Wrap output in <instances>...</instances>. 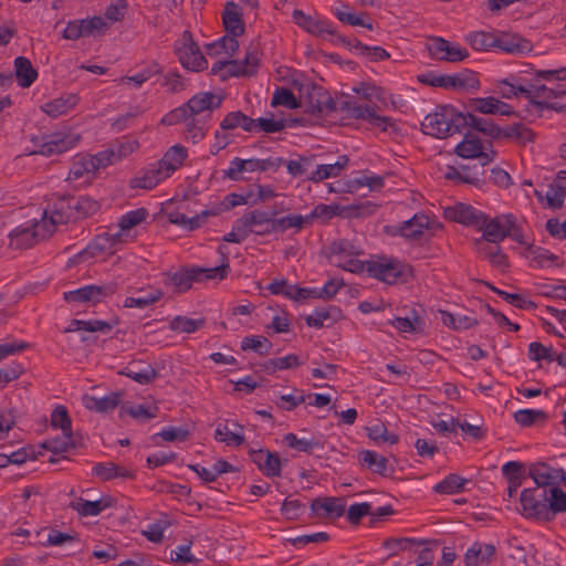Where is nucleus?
Here are the masks:
<instances>
[{
  "instance_id": "53",
  "label": "nucleus",
  "mask_w": 566,
  "mask_h": 566,
  "mask_svg": "<svg viewBox=\"0 0 566 566\" xmlns=\"http://www.w3.org/2000/svg\"><path fill=\"white\" fill-rule=\"evenodd\" d=\"M108 147L114 153L115 161L119 163L137 151L139 148V143L137 139L123 137L113 142Z\"/></svg>"
},
{
  "instance_id": "16",
  "label": "nucleus",
  "mask_w": 566,
  "mask_h": 566,
  "mask_svg": "<svg viewBox=\"0 0 566 566\" xmlns=\"http://www.w3.org/2000/svg\"><path fill=\"white\" fill-rule=\"evenodd\" d=\"M116 284L85 285L77 290L64 292L63 297L67 303L99 302L103 297L111 296L116 292Z\"/></svg>"
},
{
  "instance_id": "11",
  "label": "nucleus",
  "mask_w": 566,
  "mask_h": 566,
  "mask_svg": "<svg viewBox=\"0 0 566 566\" xmlns=\"http://www.w3.org/2000/svg\"><path fill=\"white\" fill-rule=\"evenodd\" d=\"M78 139V135L66 133H55L35 137L32 139L36 147V149L33 150V154H40L43 156L62 154L73 148L77 144Z\"/></svg>"
},
{
  "instance_id": "64",
  "label": "nucleus",
  "mask_w": 566,
  "mask_h": 566,
  "mask_svg": "<svg viewBox=\"0 0 566 566\" xmlns=\"http://www.w3.org/2000/svg\"><path fill=\"white\" fill-rule=\"evenodd\" d=\"M147 216L148 212L145 208L130 210L120 217L118 222L119 229L123 231L129 230L142 223L147 218Z\"/></svg>"
},
{
  "instance_id": "19",
  "label": "nucleus",
  "mask_w": 566,
  "mask_h": 566,
  "mask_svg": "<svg viewBox=\"0 0 566 566\" xmlns=\"http://www.w3.org/2000/svg\"><path fill=\"white\" fill-rule=\"evenodd\" d=\"M428 50L434 59L453 63L463 61L469 56L467 49L443 38H432L428 44Z\"/></svg>"
},
{
  "instance_id": "12",
  "label": "nucleus",
  "mask_w": 566,
  "mask_h": 566,
  "mask_svg": "<svg viewBox=\"0 0 566 566\" xmlns=\"http://www.w3.org/2000/svg\"><path fill=\"white\" fill-rule=\"evenodd\" d=\"M520 501L526 517L547 521V489L538 486L525 489L521 493Z\"/></svg>"
},
{
  "instance_id": "25",
  "label": "nucleus",
  "mask_w": 566,
  "mask_h": 566,
  "mask_svg": "<svg viewBox=\"0 0 566 566\" xmlns=\"http://www.w3.org/2000/svg\"><path fill=\"white\" fill-rule=\"evenodd\" d=\"M116 504L115 499L109 495L99 497L96 501H87L77 497L70 503V507L78 513L80 516H96L104 510L113 507Z\"/></svg>"
},
{
  "instance_id": "48",
  "label": "nucleus",
  "mask_w": 566,
  "mask_h": 566,
  "mask_svg": "<svg viewBox=\"0 0 566 566\" xmlns=\"http://www.w3.org/2000/svg\"><path fill=\"white\" fill-rule=\"evenodd\" d=\"M463 119L465 122V127L481 132L493 139L499 138L500 127L494 125L489 119L478 117L470 113L463 114Z\"/></svg>"
},
{
  "instance_id": "49",
  "label": "nucleus",
  "mask_w": 566,
  "mask_h": 566,
  "mask_svg": "<svg viewBox=\"0 0 566 566\" xmlns=\"http://www.w3.org/2000/svg\"><path fill=\"white\" fill-rule=\"evenodd\" d=\"M359 462L370 471L386 475L388 471V460L371 450H364L358 455Z\"/></svg>"
},
{
  "instance_id": "39",
  "label": "nucleus",
  "mask_w": 566,
  "mask_h": 566,
  "mask_svg": "<svg viewBox=\"0 0 566 566\" xmlns=\"http://www.w3.org/2000/svg\"><path fill=\"white\" fill-rule=\"evenodd\" d=\"M188 156L187 148L181 145H174L167 149L158 163L170 177L178 170Z\"/></svg>"
},
{
  "instance_id": "8",
  "label": "nucleus",
  "mask_w": 566,
  "mask_h": 566,
  "mask_svg": "<svg viewBox=\"0 0 566 566\" xmlns=\"http://www.w3.org/2000/svg\"><path fill=\"white\" fill-rule=\"evenodd\" d=\"M377 206L370 202L360 203L357 206H342L338 203H329L317 205L311 212V214L305 216L308 218V223L313 219H318L323 223L328 222L333 217L340 216L346 218L353 217H366L376 211Z\"/></svg>"
},
{
  "instance_id": "26",
  "label": "nucleus",
  "mask_w": 566,
  "mask_h": 566,
  "mask_svg": "<svg viewBox=\"0 0 566 566\" xmlns=\"http://www.w3.org/2000/svg\"><path fill=\"white\" fill-rule=\"evenodd\" d=\"M496 548L493 544L474 542L464 554L465 566H489L493 560Z\"/></svg>"
},
{
  "instance_id": "44",
  "label": "nucleus",
  "mask_w": 566,
  "mask_h": 566,
  "mask_svg": "<svg viewBox=\"0 0 566 566\" xmlns=\"http://www.w3.org/2000/svg\"><path fill=\"white\" fill-rule=\"evenodd\" d=\"M525 256L530 260L531 265L534 268H549L553 265H559L558 256L541 247L530 245L525 252Z\"/></svg>"
},
{
  "instance_id": "41",
  "label": "nucleus",
  "mask_w": 566,
  "mask_h": 566,
  "mask_svg": "<svg viewBox=\"0 0 566 566\" xmlns=\"http://www.w3.org/2000/svg\"><path fill=\"white\" fill-rule=\"evenodd\" d=\"M277 210L272 211L273 233H284L293 229L295 232L301 231L308 223V218L301 214H289L276 218Z\"/></svg>"
},
{
  "instance_id": "34",
  "label": "nucleus",
  "mask_w": 566,
  "mask_h": 566,
  "mask_svg": "<svg viewBox=\"0 0 566 566\" xmlns=\"http://www.w3.org/2000/svg\"><path fill=\"white\" fill-rule=\"evenodd\" d=\"M120 399L122 394L117 391L104 397L85 395L83 397V405L88 410L104 413L114 410L119 405Z\"/></svg>"
},
{
  "instance_id": "43",
  "label": "nucleus",
  "mask_w": 566,
  "mask_h": 566,
  "mask_svg": "<svg viewBox=\"0 0 566 566\" xmlns=\"http://www.w3.org/2000/svg\"><path fill=\"white\" fill-rule=\"evenodd\" d=\"M220 128L224 132L242 128L244 132L252 133L254 132V119L241 111L230 112L221 120Z\"/></svg>"
},
{
  "instance_id": "36",
  "label": "nucleus",
  "mask_w": 566,
  "mask_h": 566,
  "mask_svg": "<svg viewBox=\"0 0 566 566\" xmlns=\"http://www.w3.org/2000/svg\"><path fill=\"white\" fill-rule=\"evenodd\" d=\"M94 175V164L90 155H76L73 158L66 179L73 181L84 179V181H90Z\"/></svg>"
},
{
  "instance_id": "50",
  "label": "nucleus",
  "mask_w": 566,
  "mask_h": 566,
  "mask_svg": "<svg viewBox=\"0 0 566 566\" xmlns=\"http://www.w3.org/2000/svg\"><path fill=\"white\" fill-rule=\"evenodd\" d=\"M547 521L552 520L556 514L566 512V492L558 485L548 489Z\"/></svg>"
},
{
  "instance_id": "42",
  "label": "nucleus",
  "mask_w": 566,
  "mask_h": 566,
  "mask_svg": "<svg viewBox=\"0 0 566 566\" xmlns=\"http://www.w3.org/2000/svg\"><path fill=\"white\" fill-rule=\"evenodd\" d=\"M428 227L429 218L424 213H416L411 219L401 223L399 233L406 239L417 240Z\"/></svg>"
},
{
  "instance_id": "23",
  "label": "nucleus",
  "mask_w": 566,
  "mask_h": 566,
  "mask_svg": "<svg viewBox=\"0 0 566 566\" xmlns=\"http://www.w3.org/2000/svg\"><path fill=\"white\" fill-rule=\"evenodd\" d=\"M250 457L253 463L264 473L268 478H277L282 473V462L280 457L269 450H252Z\"/></svg>"
},
{
  "instance_id": "60",
  "label": "nucleus",
  "mask_w": 566,
  "mask_h": 566,
  "mask_svg": "<svg viewBox=\"0 0 566 566\" xmlns=\"http://www.w3.org/2000/svg\"><path fill=\"white\" fill-rule=\"evenodd\" d=\"M203 324L205 321L201 318L193 319L186 316H176L169 323V328L174 332L190 334L201 328Z\"/></svg>"
},
{
  "instance_id": "61",
  "label": "nucleus",
  "mask_w": 566,
  "mask_h": 566,
  "mask_svg": "<svg viewBox=\"0 0 566 566\" xmlns=\"http://www.w3.org/2000/svg\"><path fill=\"white\" fill-rule=\"evenodd\" d=\"M283 442L294 449V450H297V451H301V452H305V453H311L315 448H319L321 444L318 441L314 440V439H305V438H297L296 434L294 433H286L284 437H283Z\"/></svg>"
},
{
  "instance_id": "40",
  "label": "nucleus",
  "mask_w": 566,
  "mask_h": 566,
  "mask_svg": "<svg viewBox=\"0 0 566 566\" xmlns=\"http://www.w3.org/2000/svg\"><path fill=\"white\" fill-rule=\"evenodd\" d=\"M258 171V158L241 159L233 158L224 170V177L239 181L245 179V174Z\"/></svg>"
},
{
  "instance_id": "3",
  "label": "nucleus",
  "mask_w": 566,
  "mask_h": 566,
  "mask_svg": "<svg viewBox=\"0 0 566 566\" xmlns=\"http://www.w3.org/2000/svg\"><path fill=\"white\" fill-rule=\"evenodd\" d=\"M99 208L98 201L91 197L80 196L60 199L46 209L48 213L52 217V222L57 227L72 220L94 216Z\"/></svg>"
},
{
  "instance_id": "24",
  "label": "nucleus",
  "mask_w": 566,
  "mask_h": 566,
  "mask_svg": "<svg viewBox=\"0 0 566 566\" xmlns=\"http://www.w3.org/2000/svg\"><path fill=\"white\" fill-rule=\"evenodd\" d=\"M447 180L454 182L455 185L467 184L479 186L482 182V172L478 167H470L467 165L460 166H447L443 172Z\"/></svg>"
},
{
  "instance_id": "2",
  "label": "nucleus",
  "mask_w": 566,
  "mask_h": 566,
  "mask_svg": "<svg viewBox=\"0 0 566 566\" xmlns=\"http://www.w3.org/2000/svg\"><path fill=\"white\" fill-rule=\"evenodd\" d=\"M479 230L483 231L482 239L478 241V244L482 240L490 243H500L505 238H511L518 244H526L524 239L522 221L513 213H503L496 216L493 219H489L484 214V222L478 227Z\"/></svg>"
},
{
  "instance_id": "33",
  "label": "nucleus",
  "mask_w": 566,
  "mask_h": 566,
  "mask_svg": "<svg viewBox=\"0 0 566 566\" xmlns=\"http://www.w3.org/2000/svg\"><path fill=\"white\" fill-rule=\"evenodd\" d=\"M348 163V157L343 155L339 156L334 164L317 165L316 168L307 176V179L313 182H321L328 178L338 177L347 167Z\"/></svg>"
},
{
  "instance_id": "27",
  "label": "nucleus",
  "mask_w": 566,
  "mask_h": 566,
  "mask_svg": "<svg viewBox=\"0 0 566 566\" xmlns=\"http://www.w3.org/2000/svg\"><path fill=\"white\" fill-rule=\"evenodd\" d=\"M195 281H200V270H197L196 266L167 273L164 282L165 285L171 286L176 292L181 293L189 290Z\"/></svg>"
},
{
  "instance_id": "15",
  "label": "nucleus",
  "mask_w": 566,
  "mask_h": 566,
  "mask_svg": "<svg viewBox=\"0 0 566 566\" xmlns=\"http://www.w3.org/2000/svg\"><path fill=\"white\" fill-rule=\"evenodd\" d=\"M528 475L533 479L536 486L552 489L559 484L566 485V472L563 468H554L545 462L532 463L528 467Z\"/></svg>"
},
{
  "instance_id": "57",
  "label": "nucleus",
  "mask_w": 566,
  "mask_h": 566,
  "mask_svg": "<svg viewBox=\"0 0 566 566\" xmlns=\"http://www.w3.org/2000/svg\"><path fill=\"white\" fill-rule=\"evenodd\" d=\"M367 436L376 443L396 444L399 440L398 436L387 430L381 422L375 423L367 428Z\"/></svg>"
},
{
  "instance_id": "22",
  "label": "nucleus",
  "mask_w": 566,
  "mask_h": 566,
  "mask_svg": "<svg viewBox=\"0 0 566 566\" xmlns=\"http://www.w3.org/2000/svg\"><path fill=\"white\" fill-rule=\"evenodd\" d=\"M167 178H169L168 174L158 161H155L142 169L138 175L130 180V187L151 190Z\"/></svg>"
},
{
  "instance_id": "9",
  "label": "nucleus",
  "mask_w": 566,
  "mask_h": 566,
  "mask_svg": "<svg viewBox=\"0 0 566 566\" xmlns=\"http://www.w3.org/2000/svg\"><path fill=\"white\" fill-rule=\"evenodd\" d=\"M566 96V90L557 84L555 87L531 84L525 88L524 97L539 109H552L558 113L566 111V106L555 99Z\"/></svg>"
},
{
  "instance_id": "55",
  "label": "nucleus",
  "mask_w": 566,
  "mask_h": 566,
  "mask_svg": "<svg viewBox=\"0 0 566 566\" xmlns=\"http://www.w3.org/2000/svg\"><path fill=\"white\" fill-rule=\"evenodd\" d=\"M160 72L161 70L159 65L154 63L135 75L120 77L117 80V83L122 86L133 85L134 87L139 88L146 81Z\"/></svg>"
},
{
  "instance_id": "62",
  "label": "nucleus",
  "mask_w": 566,
  "mask_h": 566,
  "mask_svg": "<svg viewBox=\"0 0 566 566\" xmlns=\"http://www.w3.org/2000/svg\"><path fill=\"white\" fill-rule=\"evenodd\" d=\"M51 426L61 429L63 434L72 432V420L64 406H57L51 413Z\"/></svg>"
},
{
  "instance_id": "52",
  "label": "nucleus",
  "mask_w": 566,
  "mask_h": 566,
  "mask_svg": "<svg viewBox=\"0 0 566 566\" xmlns=\"http://www.w3.org/2000/svg\"><path fill=\"white\" fill-rule=\"evenodd\" d=\"M467 483H469L468 479L451 473L437 483L433 491L439 494H455L462 492Z\"/></svg>"
},
{
  "instance_id": "32",
  "label": "nucleus",
  "mask_w": 566,
  "mask_h": 566,
  "mask_svg": "<svg viewBox=\"0 0 566 566\" xmlns=\"http://www.w3.org/2000/svg\"><path fill=\"white\" fill-rule=\"evenodd\" d=\"M505 53L524 54L531 52L532 44L518 34L503 33L496 35V46Z\"/></svg>"
},
{
  "instance_id": "4",
  "label": "nucleus",
  "mask_w": 566,
  "mask_h": 566,
  "mask_svg": "<svg viewBox=\"0 0 566 566\" xmlns=\"http://www.w3.org/2000/svg\"><path fill=\"white\" fill-rule=\"evenodd\" d=\"M422 132L436 138H447L465 127L463 114L452 106L438 107L421 123Z\"/></svg>"
},
{
  "instance_id": "28",
  "label": "nucleus",
  "mask_w": 566,
  "mask_h": 566,
  "mask_svg": "<svg viewBox=\"0 0 566 566\" xmlns=\"http://www.w3.org/2000/svg\"><path fill=\"white\" fill-rule=\"evenodd\" d=\"M311 509L319 517H340L345 512V502L340 497H318L313 500Z\"/></svg>"
},
{
  "instance_id": "51",
  "label": "nucleus",
  "mask_w": 566,
  "mask_h": 566,
  "mask_svg": "<svg viewBox=\"0 0 566 566\" xmlns=\"http://www.w3.org/2000/svg\"><path fill=\"white\" fill-rule=\"evenodd\" d=\"M465 41L475 51H490L496 46V34L475 31L465 35Z\"/></svg>"
},
{
  "instance_id": "18",
  "label": "nucleus",
  "mask_w": 566,
  "mask_h": 566,
  "mask_svg": "<svg viewBox=\"0 0 566 566\" xmlns=\"http://www.w3.org/2000/svg\"><path fill=\"white\" fill-rule=\"evenodd\" d=\"M259 54L256 51H249L245 54L243 61L237 60H219L217 61L212 67L211 72L217 74L222 69H227L230 75L240 76V75H253L255 74L259 66Z\"/></svg>"
},
{
  "instance_id": "7",
  "label": "nucleus",
  "mask_w": 566,
  "mask_h": 566,
  "mask_svg": "<svg viewBox=\"0 0 566 566\" xmlns=\"http://www.w3.org/2000/svg\"><path fill=\"white\" fill-rule=\"evenodd\" d=\"M361 254L359 247L346 239L336 240L331 243L328 251L329 262L352 273L365 272V262L358 256Z\"/></svg>"
},
{
  "instance_id": "13",
  "label": "nucleus",
  "mask_w": 566,
  "mask_h": 566,
  "mask_svg": "<svg viewBox=\"0 0 566 566\" xmlns=\"http://www.w3.org/2000/svg\"><path fill=\"white\" fill-rule=\"evenodd\" d=\"M108 24L101 17L69 21L63 38L66 40H78L80 38L98 36L105 33Z\"/></svg>"
},
{
  "instance_id": "1",
  "label": "nucleus",
  "mask_w": 566,
  "mask_h": 566,
  "mask_svg": "<svg viewBox=\"0 0 566 566\" xmlns=\"http://www.w3.org/2000/svg\"><path fill=\"white\" fill-rule=\"evenodd\" d=\"M222 102L220 94L197 93L187 103L164 115L161 123L167 126L182 124L186 140L197 144L206 137L212 112L220 108Z\"/></svg>"
},
{
  "instance_id": "47",
  "label": "nucleus",
  "mask_w": 566,
  "mask_h": 566,
  "mask_svg": "<svg viewBox=\"0 0 566 566\" xmlns=\"http://www.w3.org/2000/svg\"><path fill=\"white\" fill-rule=\"evenodd\" d=\"M93 473L103 481H108L115 478L130 479L134 476L130 470L119 467L114 462L97 463L93 468Z\"/></svg>"
},
{
  "instance_id": "56",
  "label": "nucleus",
  "mask_w": 566,
  "mask_h": 566,
  "mask_svg": "<svg viewBox=\"0 0 566 566\" xmlns=\"http://www.w3.org/2000/svg\"><path fill=\"white\" fill-rule=\"evenodd\" d=\"M292 17L293 21L308 33L318 34L323 32H329L322 22L313 19L311 15L305 14L302 10H294Z\"/></svg>"
},
{
  "instance_id": "29",
  "label": "nucleus",
  "mask_w": 566,
  "mask_h": 566,
  "mask_svg": "<svg viewBox=\"0 0 566 566\" xmlns=\"http://www.w3.org/2000/svg\"><path fill=\"white\" fill-rule=\"evenodd\" d=\"M119 238V232L98 234L81 253V256L84 258L87 254L96 256L99 253H114L116 251V245L120 240Z\"/></svg>"
},
{
  "instance_id": "21",
  "label": "nucleus",
  "mask_w": 566,
  "mask_h": 566,
  "mask_svg": "<svg viewBox=\"0 0 566 566\" xmlns=\"http://www.w3.org/2000/svg\"><path fill=\"white\" fill-rule=\"evenodd\" d=\"M248 235L273 234L272 211L251 210L240 217Z\"/></svg>"
},
{
  "instance_id": "14",
  "label": "nucleus",
  "mask_w": 566,
  "mask_h": 566,
  "mask_svg": "<svg viewBox=\"0 0 566 566\" xmlns=\"http://www.w3.org/2000/svg\"><path fill=\"white\" fill-rule=\"evenodd\" d=\"M454 151L465 159H479L482 167L489 165L495 158L493 149L484 148L479 137L471 132L464 135L463 140L455 146Z\"/></svg>"
},
{
  "instance_id": "59",
  "label": "nucleus",
  "mask_w": 566,
  "mask_h": 566,
  "mask_svg": "<svg viewBox=\"0 0 566 566\" xmlns=\"http://www.w3.org/2000/svg\"><path fill=\"white\" fill-rule=\"evenodd\" d=\"M77 446L78 443L75 440L73 433H62V437L48 439L44 443V447L54 453L66 452L70 449L76 448Z\"/></svg>"
},
{
  "instance_id": "54",
  "label": "nucleus",
  "mask_w": 566,
  "mask_h": 566,
  "mask_svg": "<svg viewBox=\"0 0 566 566\" xmlns=\"http://www.w3.org/2000/svg\"><path fill=\"white\" fill-rule=\"evenodd\" d=\"M161 297L163 292L158 289H153L151 291L142 293L140 295L126 297L124 301V307L144 310L158 302Z\"/></svg>"
},
{
  "instance_id": "63",
  "label": "nucleus",
  "mask_w": 566,
  "mask_h": 566,
  "mask_svg": "<svg viewBox=\"0 0 566 566\" xmlns=\"http://www.w3.org/2000/svg\"><path fill=\"white\" fill-rule=\"evenodd\" d=\"M389 323L400 333H418L422 331V322L418 316H413L412 318L395 317Z\"/></svg>"
},
{
  "instance_id": "6",
  "label": "nucleus",
  "mask_w": 566,
  "mask_h": 566,
  "mask_svg": "<svg viewBox=\"0 0 566 566\" xmlns=\"http://www.w3.org/2000/svg\"><path fill=\"white\" fill-rule=\"evenodd\" d=\"M365 264V272L387 284L406 281L411 274L410 268L395 258L379 256L375 260L366 261Z\"/></svg>"
},
{
  "instance_id": "46",
  "label": "nucleus",
  "mask_w": 566,
  "mask_h": 566,
  "mask_svg": "<svg viewBox=\"0 0 566 566\" xmlns=\"http://www.w3.org/2000/svg\"><path fill=\"white\" fill-rule=\"evenodd\" d=\"M479 78L472 71L464 70L462 72L448 75V88L475 91L479 88Z\"/></svg>"
},
{
  "instance_id": "35",
  "label": "nucleus",
  "mask_w": 566,
  "mask_h": 566,
  "mask_svg": "<svg viewBox=\"0 0 566 566\" xmlns=\"http://www.w3.org/2000/svg\"><path fill=\"white\" fill-rule=\"evenodd\" d=\"M206 49L209 56L229 60L238 51L239 42L235 36L226 34L218 41L208 44Z\"/></svg>"
},
{
  "instance_id": "38",
  "label": "nucleus",
  "mask_w": 566,
  "mask_h": 566,
  "mask_svg": "<svg viewBox=\"0 0 566 566\" xmlns=\"http://www.w3.org/2000/svg\"><path fill=\"white\" fill-rule=\"evenodd\" d=\"M497 139H511L520 145H526L534 142L535 133L524 124L515 123L500 127Z\"/></svg>"
},
{
  "instance_id": "17",
  "label": "nucleus",
  "mask_w": 566,
  "mask_h": 566,
  "mask_svg": "<svg viewBox=\"0 0 566 566\" xmlns=\"http://www.w3.org/2000/svg\"><path fill=\"white\" fill-rule=\"evenodd\" d=\"M443 216L450 221L476 229L484 222V213L481 210L463 202H457L446 207L443 209Z\"/></svg>"
},
{
  "instance_id": "31",
  "label": "nucleus",
  "mask_w": 566,
  "mask_h": 566,
  "mask_svg": "<svg viewBox=\"0 0 566 566\" xmlns=\"http://www.w3.org/2000/svg\"><path fill=\"white\" fill-rule=\"evenodd\" d=\"M222 22L227 34L238 38L244 32L242 12L239 6L232 1L228 2L222 13Z\"/></svg>"
},
{
  "instance_id": "58",
  "label": "nucleus",
  "mask_w": 566,
  "mask_h": 566,
  "mask_svg": "<svg viewBox=\"0 0 566 566\" xmlns=\"http://www.w3.org/2000/svg\"><path fill=\"white\" fill-rule=\"evenodd\" d=\"M298 365V357L294 354H289L284 357H277L265 361L263 369L266 374H274L276 370L290 369L297 367Z\"/></svg>"
},
{
  "instance_id": "45",
  "label": "nucleus",
  "mask_w": 566,
  "mask_h": 566,
  "mask_svg": "<svg viewBox=\"0 0 566 566\" xmlns=\"http://www.w3.org/2000/svg\"><path fill=\"white\" fill-rule=\"evenodd\" d=\"M14 70L17 82L21 87H30L38 77L36 70L32 66L29 59L18 56L14 60Z\"/></svg>"
},
{
  "instance_id": "5",
  "label": "nucleus",
  "mask_w": 566,
  "mask_h": 566,
  "mask_svg": "<svg viewBox=\"0 0 566 566\" xmlns=\"http://www.w3.org/2000/svg\"><path fill=\"white\" fill-rule=\"evenodd\" d=\"M56 228V224L52 222V217L48 213V209H45L41 220L20 226L10 233V247L13 249H29L41 240L50 238Z\"/></svg>"
},
{
  "instance_id": "20",
  "label": "nucleus",
  "mask_w": 566,
  "mask_h": 566,
  "mask_svg": "<svg viewBox=\"0 0 566 566\" xmlns=\"http://www.w3.org/2000/svg\"><path fill=\"white\" fill-rule=\"evenodd\" d=\"M340 108L346 111L349 117L367 120L376 127H381L382 130H386L387 127L391 125L390 117L378 115L376 109L369 105H361L356 102L345 101L342 103Z\"/></svg>"
},
{
  "instance_id": "37",
  "label": "nucleus",
  "mask_w": 566,
  "mask_h": 566,
  "mask_svg": "<svg viewBox=\"0 0 566 566\" xmlns=\"http://www.w3.org/2000/svg\"><path fill=\"white\" fill-rule=\"evenodd\" d=\"M242 431L243 428L234 421L231 424H219L214 432V439L228 447H239L244 442Z\"/></svg>"
},
{
  "instance_id": "10",
  "label": "nucleus",
  "mask_w": 566,
  "mask_h": 566,
  "mask_svg": "<svg viewBox=\"0 0 566 566\" xmlns=\"http://www.w3.org/2000/svg\"><path fill=\"white\" fill-rule=\"evenodd\" d=\"M175 51L181 65L192 72H200L208 67V61L201 53L192 34L185 31L175 43Z\"/></svg>"
},
{
  "instance_id": "30",
  "label": "nucleus",
  "mask_w": 566,
  "mask_h": 566,
  "mask_svg": "<svg viewBox=\"0 0 566 566\" xmlns=\"http://www.w3.org/2000/svg\"><path fill=\"white\" fill-rule=\"evenodd\" d=\"M80 102L75 93L63 94L41 106V109L51 117H59L71 112Z\"/></svg>"
}]
</instances>
